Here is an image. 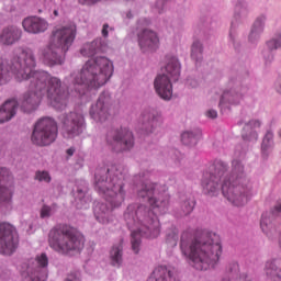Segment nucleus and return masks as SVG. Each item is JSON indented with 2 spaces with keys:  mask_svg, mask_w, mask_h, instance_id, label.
Masks as SVG:
<instances>
[{
  "mask_svg": "<svg viewBox=\"0 0 281 281\" xmlns=\"http://www.w3.org/2000/svg\"><path fill=\"white\" fill-rule=\"evenodd\" d=\"M36 69V57L30 48L18 47L13 50L10 65L3 57H0V85H5L12 75L18 82L31 80L27 92L20 101L21 110L24 113L36 111L41 100L47 98L56 111L67 109L69 92L63 91V82L58 77H52L45 70Z\"/></svg>",
  "mask_w": 281,
  "mask_h": 281,
  "instance_id": "nucleus-1",
  "label": "nucleus"
},
{
  "mask_svg": "<svg viewBox=\"0 0 281 281\" xmlns=\"http://www.w3.org/2000/svg\"><path fill=\"white\" fill-rule=\"evenodd\" d=\"M139 199H145L150 207L140 204H130L124 213L127 227H136L132 231V249L134 254H139L143 238H157L161 234V225L157 214H166L170 203L168 187L159 183H144L137 191Z\"/></svg>",
  "mask_w": 281,
  "mask_h": 281,
  "instance_id": "nucleus-2",
  "label": "nucleus"
},
{
  "mask_svg": "<svg viewBox=\"0 0 281 281\" xmlns=\"http://www.w3.org/2000/svg\"><path fill=\"white\" fill-rule=\"evenodd\" d=\"M222 183V184H221ZM233 205L240 207L251 196V184L245 178V167L240 161H233V170L227 179V164L215 160L209 171L203 173L202 190L207 196H216L221 192Z\"/></svg>",
  "mask_w": 281,
  "mask_h": 281,
  "instance_id": "nucleus-3",
  "label": "nucleus"
},
{
  "mask_svg": "<svg viewBox=\"0 0 281 281\" xmlns=\"http://www.w3.org/2000/svg\"><path fill=\"white\" fill-rule=\"evenodd\" d=\"M126 176L122 167H111V169H97L94 175V188L102 194L103 199L109 203H97L94 205V216L99 223L106 225L111 223L113 210L121 207L126 199V190L124 189Z\"/></svg>",
  "mask_w": 281,
  "mask_h": 281,
  "instance_id": "nucleus-4",
  "label": "nucleus"
},
{
  "mask_svg": "<svg viewBox=\"0 0 281 281\" xmlns=\"http://www.w3.org/2000/svg\"><path fill=\"white\" fill-rule=\"evenodd\" d=\"M180 249L183 256L190 260V265L198 271H207L214 267L223 254L221 236L210 232H203L189 244L181 239Z\"/></svg>",
  "mask_w": 281,
  "mask_h": 281,
  "instance_id": "nucleus-5",
  "label": "nucleus"
},
{
  "mask_svg": "<svg viewBox=\"0 0 281 281\" xmlns=\"http://www.w3.org/2000/svg\"><path fill=\"white\" fill-rule=\"evenodd\" d=\"M114 67L111 59L99 56L89 59L82 68L70 75L75 91L79 95H85L88 89H100L113 76Z\"/></svg>",
  "mask_w": 281,
  "mask_h": 281,
  "instance_id": "nucleus-6",
  "label": "nucleus"
},
{
  "mask_svg": "<svg viewBox=\"0 0 281 281\" xmlns=\"http://www.w3.org/2000/svg\"><path fill=\"white\" fill-rule=\"evenodd\" d=\"M74 41H76V25H67L54 30L48 45L41 53L44 65L48 67L63 65L65 60L63 55L69 52V47L74 45Z\"/></svg>",
  "mask_w": 281,
  "mask_h": 281,
  "instance_id": "nucleus-7",
  "label": "nucleus"
},
{
  "mask_svg": "<svg viewBox=\"0 0 281 281\" xmlns=\"http://www.w3.org/2000/svg\"><path fill=\"white\" fill-rule=\"evenodd\" d=\"M48 245L57 254L67 256L70 251H80L85 247V236L71 226H57L49 232Z\"/></svg>",
  "mask_w": 281,
  "mask_h": 281,
  "instance_id": "nucleus-8",
  "label": "nucleus"
},
{
  "mask_svg": "<svg viewBox=\"0 0 281 281\" xmlns=\"http://www.w3.org/2000/svg\"><path fill=\"white\" fill-rule=\"evenodd\" d=\"M58 137V125L49 117L40 120L33 130L32 142L36 146H49Z\"/></svg>",
  "mask_w": 281,
  "mask_h": 281,
  "instance_id": "nucleus-9",
  "label": "nucleus"
},
{
  "mask_svg": "<svg viewBox=\"0 0 281 281\" xmlns=\"http://www.w3.org/2000/svg\"><path fill=\"white\" fill-rule=\"evenodd\" d=\"M49 257L47 254L41 252L35 259L30 261L26 271L22 273L24 281H46L49 276Z\"/></svg>",
  "mask_w": 281,
  "mask_h": 281,
  "instance_id": "nucleus-10",
  "label": "nucleus"
},
{
  "mask_svg": "<svg viewBox=\"0 0 281 281\" xmlns=\"http://www.w3.org/2000/svg\"><path fill=\"white\" fill-rule=\"evenodd\" d=\"M59 124L61 126V135L66 139L78 137L85 131V116L82 113L69 112L59 116Z\"/></svg>",
  "mask_w": 281,
  "mask_h": 281,
  "instance_id": "nucleus-11",
  "label": "nucleus"
},
{
  "mask_svg": "<svg viewBox=\"0 0 281 281\" xmlns=\"http://www.w3.org/2000/svg\"><path fill=\"white\" fill-rule=\"evenodd\" d=\"M106 142L115 153H122V150H131V148L135 146L133 132L126 128L110 131L106 135Z\"/></svg>",
  "mask_w": 281,
  "mask_h": 281,
  "instance_id": "nucleus-12",
  "label": "nucleus"
},
{
  "mask_svg": "<svg viewBox=\"0 0 281 281\" xmlns=\"http://www.w3.org/2000/svg\"><path fill=\"white\" fill-rule=\"evenodd\" d=\"M19 247V236L16 228L9 223H0V254L3 256H12Z\"/></svg>",
  "mask_w": 281,
  "mask_h": 281,
  "instance_id": "nucleus-13",
  "label": "nucleus"
},
{
  "mask_svg": "<svg viewBox=\"0 0 281 281\" xmlns=\"http://www.w3.org/2000/svg\"><path fill=\"white\" fill-rule=\"evenodd\" d=\"M111 106H113L111 94L108 92L101 93L95 104L90 109V117H92L94 122H106V120L111 117Z\"/></svg>",
  "mask_w": 281,
  "mask_h": 281,
  "instance_id": "nucleus-14",
  "label": "nucleus"
},
{
  "mask_svg": "<svg viewBox=\"0 0 281 281\" xmlns=\"http://www.w3.org/2000/svg\"><path fill=\"white\" fill-rule=\"evenodd\" d=\"M273 216H281V202H278L274 205L271 213H263L261 215L260 227L263 234L268 236V238H273L276 236V225H273Z\"/></svg>",
  "mask_w": 281,
  "mask_h": 281,
  "instance_id": "nucleus-15",
  "label": "nucleus"
},
{
  "mask_svg": "<svg viewBox=\"0 0 281 281\" xmlns=\"http://www.w3.org/2000/svg\"><path fill=\"white\" fill-rule=\"evenodd\" d=\"M11 180L10 171L7 168H0V203H12L14 187L5 186Z\"/></svg>",
  "mask_w": 281,
  "mask_h": 281,
  "instance_id": "nucleus-16",
  "label": "nucleus"
},
{
  "mask_svg": "<svg viewBox=\"0 0 281 281\" xmlns=\"http://www.w3.org/2000/svg\"><path fill=\"white\" fill-rule=\"evenodd\" d=\"M22 27L29 34H43V32H47L49 23L43 18L29 16L23 20Z\"/></svg>",
  "mask_w": 281,
  "mask_h": 281,
  "instance_id": "nucleus-17",
  "label": "nucleus"
},
{
  "mask_svg": "<svg viewBox=\"0 0 281 281\" xmlns=\"http://www.w3.org/2000/svg\"><path fill=\"white\" fill-rule=\"evenodd\" d=\"M138 44L143 52L157 49L159 47V35L153 30L145 29L138 34Z\"/></svg>",
  "mask_w": 281,
  "mask_h": 281,
  "instance_id": "nucleus-18",
  "label": "nucleus"
},
{
  "mask_svg": "<svg viewBox=\"0 0 281 281\" xmlns=\"http://www.w3.org/2000/svg\"><path fill=\"white\" fill-rule=\"evenodd\" d=\"M156 93L162 100H170L172 98V82L170 77L166 75H158L154 81Z\"/></svg>",
  "mask_w": 281,
  "mask_h": 281,
  "instance_id": "nucleus-19",
  "label": "nucleus"
},
{
  "mask_svg": "<svg viewBox=\"0 0 281 281\" xmlns=\"http://www.w3.org/2000/svg\"><path fill=\"white\" fill-rule=\"evenodd\" d=\"M23 32L16 25H9L2 29L0 33L1 45L10 46L21 41Z\"/></svg>",
  "mask_w": 281,
  "mask_h": 281,
  "instance_id": "nucleus-20",
  "label": "nucleus"
},
{
  "mask_svg": "<svg viewBox=\"0 0 281 281\" xmlns=\"http://www.w3.org/2000/svg\"><path fill=\"white\" fill-rule=\"evenodd\" d=\"M16 111H19V101H16V99L5 101L0 106V124L10 122V120L16 115Z\"/></svg>",
  "mask_w": 281,
  "mask_h": 281,
  "instance_id": "nucleus-21",
  "label": "nucleus"
},
{
  "mask_svg": "<svg viewBox=\"0 0 281 281\" xmlns=\"http://www.w3.org/2000/svg\"><path fill=\"white\" fill-rule=\"evenodd\" d=\"M147 281H177L175 279V271L166 266H158Z\"/></svg>",
  "mask_w": 281,
  "mask_h": 281,
  "instance_id": "nucleus-22",
  "label": "nucleus"
},
{
  "mask_svg": "<svg viewBox=\"0 0 281 281\" xmlns=\"http://www.w3.org/2000/svg\"><path fill=\"white\" fill-rule=\"evenodd\" d=\"M144 120L147 121L144 123L146 133H154L155 128L164 124V117L161 116V113L157 111H151L144 114Z\"/></svg>",
  "mask_w": 281,
  "mask_h": 281,
  "instance_id": "nucleus-23",
  "label": "nucleus"
},
{
  "mask_svg": "<svg viewBox=\"0 0 281 281\" xmlns=\"http://www.w3.org/2000/svg\"><path fill=\"white\" fill-rule=\"evenodd\" d=\"M165 76H167L169 80H179V77L181 76V64H179V59L176 57L169 58L165 66Z\"/></svg>",
  "mask_w": 281,
  "mask_h": 281,
  "instance_id": "nucleus-24",
  "label": "nucleus"
},
{
  "mask_svg": "<svg viewBox=\"0 0 281 281\" xmlns=\"http://www.w3.org/2000/svg\"><path fill=\"white\" fill-rule=\"evenodd\" d=\"M102 52H104V47L100 40L86 43L80 49L81 56H86L87 58H91L92 56H95V54H102Z\"/></svg>",
  "mask_w": 281,
  "mask_h": 281,
  "instance_id": "nucleus-25",
  "label": "nucleus"
},
{
  "mask_svg": "<svg viewBox=\"0 0 281 281\" xmlns=\"http://www.w3.org/2000/svg\"><path fill=\"white\" fill-rule=\"evenodd\" d=\"M256 128H260V121L252 120L247 123L243 128L241 137L245 142H257L258 133Z\"/></svg>",
  "mask_w": 281,
  "mask_h": 281,
  "instance_id": "nucleus-26",
  "label": "nucleus"
},
{
  "mask_svg": "<svg viewBox=\"0 0 281 281\" xmlns=\"http://www.w3.org/2000/svg\"><path fill=\"white\" fill-rule=\"evenodd\" d=\"M124 246H122V241L112 246L110 250V265L112 267H116L120 269L122 263L124 262Z\"/></svg>",
  "mask_w": 281,
  "mask_h": 281,
  "instance_id": "nucleus-27",
  "label": "nucleus"
},
{
  "mask_svg": "<svg viewBox=\"0 0 281 281\" xmlns=\"http://www.w3.org/2000/svg\"><path fill=\"white\" fill-rule=\"evenodd\" d=\"M265 273L270 278L281 281V259H270L265 265Z\"/></svg>",
  "mask_w": 281,
  "mask_h": 281,
  "instance_id": "nucleus-28",
  "label": "nucleus"
},
{
  "mask_svg": "<svg viewBox=\"0 0 281 281\" xmlns=\"http://www.w3.org/2000/svg\"><path fill=\"white\" fill-rule=\"evenodd\" d=\"M240 271V266H238V262L232 261L228 263L226 268V273L223 277L222 281H236V278H238V273Z\"/></svg>",
  "mask_w": 281,
  "mask_h": 281,
  "instance_id": "nucleus-29",
  "label": "nucleus"
},
{
  "mask_svg": "<svg viewBox=\"0 0 281 281\" xmlns=\"http://www.w3.org/2000/svg\"><path fill=\"white\" fill-rule=\"evenodd\" d=\"M199 137H201V132H184L181 135L182 144L186 146H194L199 142Z\"/></svg>",
  "mask_w": 281,
  "mask_h": 281,
  "instance_id": "nucleus-30",
  "label": "nucleus"
},
{
  "mask_svg": "<svg viewBox=\"0 0 281 281\" xmlns=\"http://www.w3.org/2000/svg\"><path fill=\"white\" fill-rule=\"evenodd\" d=\"M272 150H273V133L268 131L261 144V153L262 155H268V153H271Z\"/></svg>",
  "mask_w": 281,
  "mask_h": 281,
  "instance_id": "nucleus-31",
  "label": "nucleus"
},
{
  "mask_svg": "<svg viewBox=\"0 0 281 281\" xmlns=\"http://www.w3.org/2000/svg\"><path fill=\"white\" fill-rule=\"evenodd\" d=\"M191 58H193V60H196V63H199V60H202L203 44H201V42L199 41L193 42L191 46Z\"/></svg>",
  "mask_w": 281,
  "mask_h": 281,
  "instance_id": "nucleus-32",
  "label": "nucleus"
},
{
  "mask_svg": "<svg viewBox=\"0 0 281 281\" xmlns=\"http://www.w3.org/2000/svg\"><path fill=\"white\" fill-rule=\"evenodd\" d=\"M238 100H240V95L225 91L221 97L220 106H223L225 102H228L229 104H238Z\"/></svg>",
  "mask_w": 281,
  "mask_h": 281,
  "instance_id": "nucleus-33",
  "label": "nucleus"
},
{
  "mask_svg": "<svg viewBox=\"0 0 281 281\" xmlns=\"http://www.w3.org/2000/svg\"><path fill=\"white\" fill-rule=\"evenodd\" d=\"M263 25H265V16L258 18L254 23V26L250 33V38L252 36H256L258 33L262 32Z\"/></svg>",
  "mask_w": 281,
  "mask_h": 281,
  "instance_id": "nucleus-34",
  "label": "nucleus"
},
{
  "mask_svg": "<svg viewBox=\"0 0 281 281\" xmlns=\"http://www.w3.org/2000/svg\"><path fill=\"white\" fill-rule=\"evenodd\" d=\"M183 214L188 215L194 210V200H187L181 204Z\"/></svg>",
  "mask_w": 281,
  "mask_h": 281,
  "instance_id": "nucleus-35",
  "label": "nucleus"
},
{
  "mask_svg": "<svg viewBox=\"0 0 281 281\" xmlns=\"http://www.w3.org/2000/svg\"><path fill=\"white\" fill-rule=\"evenodd\" d=\"M35 179L37 181H44L45 183H49V181H52V177H49V172L47 171H37L35 173Z\"/></svg>",
  "mask_w": 281,
  "mask_h": 281,
  "instance_id": "nucleus-36",
  "label": "nucleus"
},
{
  "mask_svg": "<svg viewBox=\"0 0 281 281\" xmlns=\"http://www.w3.org/2000/svg\"><path fill=\"white\" fill-rule=\"evenodd\" d=\"M53 207L49 205H43L40 211L41 218H49L52 216Z\"/></svg>",
  "mask_w": 281,
  "mask_h": 281,
  "instance_id": "nucleus-37",
  "label": "nucleus"
},
{
  "mask_svg": "<svg viewBox=\"0 0 281 281\" xmlns=\"http://www.w3.org/2000/svg\"><path fill=\"white\" fill-rule=\"evenodd\" d=\"M267 46L270 50L279 49L281 47V36H278V38H272L267 43Z\"/></svg>",
  "mask_w": 281,
  "mask_h": 281,
  "instance_id": "nucleus-38",
  "label": "nucleus"
},
{
  "mask_svg": "<svg viewBox=\"0 0 281 281\" xmlns=\"http://www.w3.org/2000/svg\"><path fill=\"white\" fill-rule=\"evenodd\" d=\"M206 117H211V120H216V117H218V112H216L215 110H209L206 112Z\"/></svg>",
  "mask_w": 281,
  "mask_h": 281,
  "instance_id": "nucleus-39",
  "label": "nucleus"
},
{
  "mask_svg": "<svg viewBox=\"0 0 281 281\" xmlns=\"http://www.w3.org/2000/svg\"><path fill=\"white\" fill-rule=\"evenodd\" d=\"M101 34H102V36H103L104 38H108V37H109V24H103Z\"/></svg>",
  "mask_w": 281,
  "mask_h": 281,
  "instance_id": "nucleus-40",
  "label": "nucleus"
},
{
  "mask_svg": "<svg viewBox=\"0 0 281 281\" xmlns=\"http://www.w3.org/2000/svg\"><path fill=\"white\" fill-rule=\"evenodd\" d=\"M100 0H79V3H82L83 5H91L93 3H98Z\"/></svg>",
  "mask_w": 281,
  "mask_h": 281,
  "instance_id": "nucleus-41",
  "label": "nucleus"
},
{
  "mask_svg": "<svg viewBox=\"0 0 281 281\" xmlns=\"http://www.w3.org/2000/svg\"><path fill=\"white\" fill-rule=\"evenodd\" d=\"M239 281H254V279H251V277H249V274L247 273H241L239 277Z\"/></svg>",
  "mask_w": 281,
  "mask_h": 281,
  "instance_id": "nucleus-42",
  "label": "nucleus"
},
{
  "mask_svg": "<svg viewBox=\"0 0 281 281\" xmlns=\"http://www.w3.org/2000/svg\"><path fill=\"white\" fill-rule=\"evenodd\" d=\"M276 89L278 93H281V77H279L276 81Z\"/></svg>",
  "mask_w": 281,
  "mask_h": 281,
  "instance_id": "nucleus-43",
  "label": "nucleus"
},
{
  "mask_svg": "<svg viewBox=\"0 0 281 281\" xmlns=\"http://www.w3.org/2000/svg\"><path fill=\"white\" fill-rule=\"evenodd\" d=\"M178 240H179V236L178 235H172V237H171L172 247H177V241Z\"/></svg>",
  "mask_w": 281,
  "mask_h": 281,
  "instance_id": "nucleus-44",
  "label": "nucleus"
},
{
  "mask_svg": "<svg viewBox=\"0 0 281 281\" xmlns=\"http://www.w3.org/2000/svg\"><path fill=\"white\" fill-rule=\"evenodd\" d=\"M74 153H76V148L70 147L66 150V154L68 155V157H74Z\"/></svg>",
  "mask_w": 281,
  "mask_h": 281,
  "instance_id": "nucleus-45",
  "label": "nucleus"
},
{
  "mask_svg": "<svg viewBox=\"0 0 281 281\" xmlns=\"http://www.w3.org/2000/svg\"><path fill=\"white\" fill-rule=\"evenodd\" d=\"M127 19H133V13L128 12L127 13Z\"/></svg>",
  "mask_w": 281,
  "mask_h": 281,
  "instance_id": "nucleus-46",
  "label": "nucleus"
},
{
  "mask_svg": "<svg viewBox=\"0 0 281 281\" xmlns=\"http://www.w3.org/2000/svg\"><path fill=\"white\" fill-rule=\"evenodd\" d=\"M54 15H55V16H58V10H55V11H54Z\"/></svg>",
  "mask_w": 281,
  "mask_h": 281,
  "instance_id": "nucleus-47",
  "label": "nucleus"
},
{
  "mask_svg": "<svg viewBox=\"0 0 281 281\" xmlns=\"http://www.w3.org/2000/svg\"><path fill=\"white\" fill-rule=\"evenodd\" d=\"M168 243H170V237H167Z\"/></svg>",
  "mask_w": 281,
  "mask_h": 281,
  "instance_id": "nucleus-48",
  "label": "nucleus"
}]
</instances>
